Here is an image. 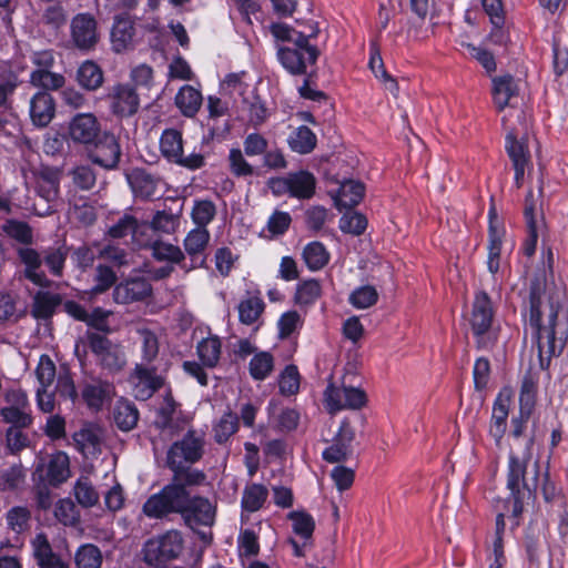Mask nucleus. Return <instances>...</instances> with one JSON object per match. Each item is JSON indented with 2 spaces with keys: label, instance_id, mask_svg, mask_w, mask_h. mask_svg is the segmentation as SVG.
<instances>
[{
  "label": "nucleus",
  "instance_id": "obj_43",
  "mask_svg": "<svg viewBox=\"0 0 568 568\" xmlns=\"http://www.w3.org/2000/svg\"><path fill=\"white\" fill-rule=\"evenodd\" d=\"M303 260L312 271L322 270L329 261V254L321 242H312L303 250Z\"/></svg>",
  "mask_w": 568,
  "mask_h": 568
},
{
  "label": "nucleus",
  "instance_id": "obj_21",
  "mask_svg": "<svg viewBox=\"0 0 568 568\" xmlns=\"http://www.w3.org/2000/svg\"><path fill=\"white\" fill-rule=\"evenodd\" d=\"M113 394V386L109 382L100 378H91L87 381L82 387L81 395L87 405L99 410L104 400Z\"/></svg>",
  "mask_w": 568,
  "mask_h": 568
},
{
  "label": "nucleus",
  "instance_id": "obj_63",
  "mask_svg": "<svg viewBox=\"0 0 568 568\" xmlns=\"http://www.w3.org/2000/svg\"><path fill=\"white\" fill-rule=\"evenodd\" d=\"M94 281L97 284L92 287L91 292L93 294H101L115 284L116 275L111 267L98 265L95 268Z\"/></svg>",
  "mask_w": 568,
  "mask_h": 568
},
{
  "label": "nucleus",
  "instance_id": "obj_40",
  "mask_svg": "<svg viewBox=\"0 0 568 568\" xmlns=\"http://www.w3.org/2000/svg\"><path fill=\"white\" fill-rule=\"evenodd\" d=\"M268 490L264 485L252 484L245 487L242 497V508L248 513L261 509L266 501Z\"/></svg>",
  "mask_w": 568,
  "mask_h": 568
},
{
  "label": "nucleus",
  "instance_id": "obj_64",
  "mask_svg": "<svg viewBox=\"0 0 568 568\" xmlns=\"http://www.w3.org/2000/svg\"><path fill=\"white\" fill-rule=\"evenodd\" d=\"M300 388V373L297 367L288 365L283 371L280 378V390L284 395H294Z\"/></svg>",
  "mask_w": 568,
  "mask_h": 568
},
{
  "label": "nucleus",
  "instance_id": "obj_52",
  "mask_svg": "<svg viewBox=\"0 0 568 568\" xmlns=\"http://www.w3.org/2000/svg\"><path fill=\"white\" fill-rule=\"evenodd\" d=\"M139 335L141 338V349H142V363L151 365V363L159 355V339L154 332L142 328L139 329Z\"/></svg>",
  "mask_w": 568,
  "mask_h": 568
},
{
  "label": "nucleus",
  "instance_id": "obj_13",
  "mask_svg": "<svg viewBox=\"0 0 568 568\" xmlns=\"http://www.w3.org/2000/svg\"><path fill=\"white\" fill-rule=\"evenodd\" d=\"M354 439L355 430L351 422L344 419L333 438V444L323 452V459L331 464L346 462L353 454L352 443Z\"/></svg>",
  "mask_w": 568,
  "mask_h": 568
},
{
  "label": "nucleus",
  "instance_id": "obj_16",
  "mask_svg": "<svg viewBox=\"0 0 568 568\" xmlns=\"http://www.w3.org/2000/svg\"><path fill=\"white\" fill-rule=\"evenodd\" d=\"M541 187H539L537 194L529 191L525 200L524 214L527 221L528 239L525 243L524 252L527 256H531L535 253L538 231L542 226V219L538 221L536 217L537 207L541 205Z\"/></svg>",
  "mask_w": 568,
  "mask_h": 568
},
{
  "label": "nucleus",
  "instance_id": "obj_41",
  "mask_svg": "<svg viewBox=\"0 0 568 568\" xmlns=\"http://www.w3.org/2000/svg\"><path fill=\"white\" fill-rule=\"evenodd\" d=\"M181 216V207L156 211L150 225L154 231L173 234L176 231Z\"/></svg>",
  "mask_w": 568,
  "mask_h": 568
},
{
  "label": "nucleus",
  "instance_id": "obj_18",
  "mask_svg": "<svg viewBox=\"0 0 568 568\" xmlns=\"http://www.w3.org/2000/svg\"><path fill=\"white\" fill-rule=\"evenodd\" d=\"M30 119L33 125L45 128L55 115V101L47 91H38L30 100Z\"/></svg>",
  "mask_w": 568,
  "mask_h": 568
},
{
  "label": "nucleus",
  "instance_id": "obj_3",
  "mask_svg": "<svg viewBox=\"0 0 568 568\" xmlns=\"http://www.w3.org/2000/svg\"><path fill=\"white\" fill-rule=\"evenodd\" d=\"M204 435L189 429L181 440L174 442L166 453V466L172 471L168 485L201 486L206 480L204 471L193 468L204 454Z\"/></svg>",
  "mask_w": 568,
  "mask_h": 568
},
{
  "label": "nucleus",
  "instance_id": "obj_25",
  "mask_svg": "<svg viewBox=\"0 0 568 568\" xmlns=\"http://www.w3.org/2000/svg\"><path fill=\"white\" fill-rule=\"evenodd\" d=\"M113 112L122 116L134 114L139 108V98L135 91L128 85H118L112 93Z\"/></svg>",
  "mask_w": 568,
  "mask_h": 568
},
{
  "label": "nucleus",
  "instance_id": "obj_5",
  "mask_svg": "<svg viewBox=\"0 0 568 568\" xmlns=\"http://www.w3.org/2000/svg\"><path fill=\"white\" fill-rule=\"evenodd\" d=\"M538 475L539 467L537 463L530 471H527L525 458L510 456L507 487L514 498L513 515L515 517L521 515L525 499H530L534 496L537 489Z\"/></svg>",
  "mask_w": 568,
  "mask_h": 568
},
{
  "label": "nucleus",
  "instance_id": "obj_38",
  "mask_svg": "<svg viewBox=\"0 0 568 568\" xmlns=\"http://www.w3.org/2000/svg\"><path fill=\"white\" fill-rule=\"evenodd\" d=\"M179 404L174 400L171 392H168L160 406L154 425L158 429H173L175 428L174 419L178 413Z\"/></svg>",
  "mask_w": 568,
  "mask_h": 568
},
{
  "label": "nucleus",
  "instance_id": "obj_15",
  "mask_svg": "<svg viewBox=\"0 0 568 568\" xmlns=\"http://www.w3.org/2000/svg\"><path fill=\"white\" fill-rule=\"evenodd\" d=\"M210 232L206 227L200 226L191 230L184 241V253L190 257L191 264L186 267V272L202 267L205 265V250L210 243Z\"/></svg>",
  "mask_w": 568,
  "mask_h": 568
},
{
  "label": "nucleus",
  "instance_id": "obj_48",
  "mask_svg": "<svg viewBox=\"0 0 568 568\" xmlns=\"http://www.w3.org/2000/svg\"><path fill=\"white\" fill-rule=\"evenodd\" d=\"M2 231L21 244L30 245L33 242L32 229L26 222L8 220L3 223Z\"/></svg>",
  "mask_w": 568,
  "mask_h": 568
},
{
  "label": "nucleus",
  "instance_id": "obj_8",
  "mask_svg": "<svg viewBox=\"0 0 568 568\" xmlns=\"http://www.w3.org/2000/svg\"><path fill=\"white\" fill-rule=\"evenodd\" d=\"M368 403L366 392L359 387L346 385L336 386L332 378L324 390V404L328 414L334 415L343 409L359 410Z\"/></svg>",
  "mask_w": 568,
  "mask_h": 568
},
{
  "label": "nucleus",
  "instance_id": "obj_39",
  "mask_svg": "<svg viewBox=\"0 0 568 568\" xmlns=\"http://www.w3.org/2000/svg\"><path fill=\"white\" fill-rule=\"evenodd\" d=\"M102 562V552L99 547L93 544L80 546L74 554L77 568H101Z\"/></svg>",
  "mask_w": 568,
  "mask_h": 568
},
{
  "label": "nucleus",
  "instance_id": "obj_6",
  "mask_svg": "<svg viewBox=\"0 0 568 568\" xmlns=\"http://www.w3.org/2000/svg\"><path fill=\"white\" fill-rule=\"evenodd\" d=\"M317 30L311 34H296L293 47H280L277 57L282 65L293 75H306L308 67L315 65L321 52L317 47L310 44V39L316 37Z\"/></svg>",
  "mask_w": 568,
  "mask_h": 568
},
{
  "label": "nucleus",
  "instance_id": "obj_49",
  "mask_svg": "<svg viewBox=\"0 0 568 568\" xmlns=\"http://www.w3.org/2000/svg\"><path fill=\"white\" fill-rule=\"evenodd\" d=\"M68 253L65 246L49 247L43 252V261L54 276H62Z\"/></svg>",
  "mask_w": 568,
  "mask_h": 568
},
{
  "label": "nucleus",
  "instance_id": "obj_30",
  "mask_svg": "<svg viewBox=\"0 0 568 568\" xmlns=\"http://www.w3.org/2000/svg\"><path fill=\"white\" fill-rule=\"evenodd\" d=\"M152 256L159 262L178 264L186 271L185 253L178 246L163 241H154L151 245Z\"/></svg>",
  "mask_w": 568,
  "mask_h": 568
},
{
  "label": "nucleus",
  "instance_id": "obj_61",
  "mask_svg": "<svg viewBox=\"0 0 568 568\" xmlns=\"http://www.w3.org/2000/svg\"><path fill=\"white\" fill-rule=\"evenodd\" d=\"M216 207L212 201H197L192 210V220L197 227L206 225L214 219Z\"/></svg>",
  "mask_w": 568,
  "mask_h": 568
},
{
  "label": "nucleus",
  "instance_id": "obj_20",
  "mask_svg": "<svg viewBox=\"0 0 568 568\" xmlns=\"http://www.w3.org/2000/svg\"><path fill=\"white\" fill-rule=\"evenodd\" d=\"M134 22L126 14H119L114 18V24L111 31V41L113 50L121 53L132 49L134 43Z\"/></svg>",
  "mask_w": 568,
  "mask_h": 568
},
{
  "label": "nucleus",
  "instance_id": "obj_57",
  "mask_svg": "<svg viewBox=\"0 0 568 568\" xmlns=\"http://www.w3.org/2000/svg\"><path fill=\"white\" fill-rule=\"evenodd\" d=\"M239 419L232 413H226L214 427V439L219 444H223L237 430Z\"/></svg>",
  "mask_w": 568,
  "mask_h": 568
},
{
  "label": "nucleus",
  "instance_id": "obj_27",
  "mask_svg": "<svg viewBox=\"0 0 568 568\" xmlns=\"http://www.w3.org/2000/svg\"><path fill=\"white\" fill-rule=\"evenodd\" d=\"M47 480L53 487L60 486L70 477L69 457L63 452L53 454L47 465Z\"/></svg>",
  "mask_w": 568,
  "mask_h": 568
},
{
  "label": "nucleus",
  "instance_id": "obj_24",
  "mask_svg": "<svg viewBox=\"0 0 568 568\" xmlns=\"http://www.w3.org/2000/svg\"><path fill=\"white\" fill-rule=\"evenodd\" d=\"M139 417L136 406L126 399H119L112 408V420L122 432H130L135 428Z\"/></svg>",
  "mask_w": 568,
  "mask_h": 568
},
{
  "label": "nucleus",
  "instance_id": "obj_7",
  "mask_svg": "<svg viewBox=\"0 0 568 568\" xmlns=\"http://www.w3.org/2000/svg\"><path fill=\"white\" fill-rule=\"evenodd\" d=\"M493 316L494 313L488 294L485 292L478 293L475 296L469 318L478 349H489L496 342V334L491 329Z\"/></svg>",
  "mask_w": 568,
  "mask_h": 568
},
{
  "label": "nucleus",
  "instance_id": "obj_2",
  "mask_svg": "<svg viewBox=\"0 0 568 568\" xmlns=\"http://www.w3.org/2000/svg\"><path fill=\"white\" fill-rule=\"evenodd\" d=\"M186 484L165 485L159 493L151 495L142 506V513L150 519H168L180 515L189 528L211 527L215 521L216 506L206 497L193 495V488Z\"/></svg>",
  "mask_w": 568,
  "mask_h": 568
},
{
  "label": "nucleus",
  "instance_id": "obj_9",
  "mask_svg": "<svg viewBox=\"0 0 568 568\" xmlns=\"http://www.w3.org/2000/svg\"><path fill=\"white\" fill-rule=\"evenodd\" d=\"M160 150L169 161L190 170H196L204 165V156L200 153H192L187 156L183 155L182 133L176 129L163 131L160 140Z\"/></svg>",
  "mask_w": 568,
  "mask_h": 568
},
{
  "label": "nucleus",
  "instance_id": "obj_50",
  "mask_svg": "<svg viewBox=\"0 0 568 568\" xmlns=\"http://www.w3.org/2000/svg\"><path fill=\"white\" fill-rule=\"evenodd\" d=\"M367 219L359 212H347L339 220V229L355 236L362 235L367 229Z\"/></svg>",
  "mask_w": 568,
  "mask_h": 568
},
{
  "label": "nucleus",
  "instance_id": "obj_62",
  "mask_svg": "<svg viewBox=\"0 0 568 568\" xmlns=\"http://www.w3.org/2000/svg\"><path fill=\"white\" fill-rule=\"evenodd\" d=\"M22 429L23 428L9 427L6 432V445L11 454H19L30 446V438Z\"/></svg>",
  "mask_w": 568,
  "mask_h": 568
},
{
  "label": "nucleus",
  "instance_id": "obj_34",
  "mask_svg": "<svg viewBox=\"0 0 568 568\" xmlns=\"http://www.w3.org/2000/svg\"><path fill=\"white\" fill-rule=\"evenodd\" d=\"M287 142L294 152L308 154L316 148L317 139L310 128L301 125L292 132Z\"/></svg>",
  "mask_w": 568,
  "mask_h": 568
},
{
  "label": "nucleus",
  "instance_id": "obj_56",
  "mask_svg": "<svg viewBox=\"0 0 568 568\" xmlns=\"http://www.w3.org/2000/svg\"><path fill=\"white\" fill-rule=\"evenodd\" d=\"M369 69L375 74L376 78L382 79L385 82L389 83L388 90L396 97L399 91L398 83L395 79L392 78L390 74L387 73L383 59L377 49H373L372 55L369 59Z\"/></svg>",
  "mask_w": 568,
  "mask_h": 568
},
{
  "label": "nucleus",
  "instance_id": "obj_44",
  "mask_svg": "<svg viewBox=\"0 0 568 568\" xmlns=\"http://www.w3.org/2000/svg\"><path fill=\"white\" fill-rule=\"evenodd\" d=\"M197 355L206 367H215L221 356V341L217 336L202 339L197 345Z\"/></svg>",
  "mask_w": 568,
  "mask_h": 568
},
{
  "label": "nucleus",
  "instance_id": "obj_4",
  "mask_svg": "<svg viewBox=\"0 0 568 568\" xmlns=\"http://www.w3.org/2000/svg\"><path fill=\"white\" fill-rule=\"evenodd\" d=\"M184 537L169 529L148 539L141 550L143 562L151 568H169L184 551Z\"/></svg>",
  "mask_w": 568,
  "mask_h": 568
},
{
  "label": "nucleus",
  "instance_id": "obj_11",
  "mask_svg": "<svg viewBox=\"0 0 568 568\" xmlns=\"http://www.w3.org/2000/svg\"><path fill=\"white\" fill-rule=\"evenodd\" d=\"M121 154V148L114 134L103 132L93 142L89 159L105 170H114L119 165Z\"/></svg>",
  "mask_w": 568,
  "mask_h": 568
},
{
  "label": "nucleus",
  "instance_id": "obj_42",
  "mask_svg": "<svg viewBox=\"0 0 568 568\" xmlns=\"http://www.w3.org/2000/svg\"><path fill=\"white\" fill-rule=\"evenodd\" d=\"M365 186L357 181H346L341 185L337 205L343 207H354L363 200Z\"/></svg>",
  "mask_w": 568,
  "mask_h": 568
},
{
  "label": "nucleus",
  "instance_id": "obj_60",
  "mask_svg": "<svg viewBox=\"0 0 568 568\" xmlns=\"http://www.w3.org/2000/svg\"><path fill=\"white\" fill-rule=\"evenodd\" d=\"M273 371V356L267 352L256 354L250 362V373L255 379H264Z\"/></svg>",
  "mask_w": 568,
  "mask_h": 568
},
{
  "label": "nucleus",
  "instance_id": "obj_45",
  "mask_svg": "<svg viewBox=\"0 0 568 568\" xmlns=\"http://www.w3.org/2000/svg\"><path fill=\"white\" fill-rule=\"evenodd\" d=\"M30 83L33 87L43 89L42 91L59 90L63 88L65 78L60 73L50 70H33L30 74Z\"/></svg>",
  "mask_w": 568,
  "mask_h": 568
},
{
  "label": "nucleus",
  "instance_id": "obj_55",
  "mask_svg": "<svg viewBox=\"0 0 568 568\" xmlns=\"http://www.w3.org/2000/svg\"><path fill=\"white\" fill-rule=\"evenodd\" d=\"M54 516L64 526L74 527L80 521V514L71 499H61L58 501Z\"/></svg>",
  "mask_w": 568,
  "mask_h": 568
},
{
  "label": "nucleus",
  "instance_id": "obj_29",
  "mask_svg": "<svg viewBox=\"0 0 568 568\" xmlns=\"http://www.w3.org/2000/svg\"><path fill=\"white\" fill-rule=\"evenodd\" d=\"M74 440L84 454L97 456L101 453L103 430L99 426H90L75 433Z\"/></svg>",
  "mask_w": 568,
  "mask_h": 568
},
{
  "label": "nucleus",
  "instance_id": "obj_23",
  "mask_svg": "<svg viewBox=\"0 0 568 568\" xmlns=\"http://www.w3.org/2000/svg\"><path fill=\"white\" fill-rule=\"evenodd\" d=\"M493 98L498 111L511 105L510 101L518 94V85L510 74H504L493 78Z\"/></svg>",
  "mask_w": 568,
  "mask_h": 568
},
{
  "label": "nucleus",
  "instance_id": "obj_26",
  "mask_svg": "<svg viewBox=\"0 0 568 568\" xmlns=\"http://www.w3.org/2000/svg\"><path fill=\"white\" fill-rule=\"evenodd\" d=\"M62 304V297L60 294L51 292H38L33 297L31 314L37 320H50L55 308Z\"/></svg>",
  "mask_w": 568,
  "mask_h": 568
},
{
  "label": "nucleus",
  "instance_id": "obj_54",
  "mask_svg": "<svg viewBox=\"0 0 568 568\" xmlns=\"http://www.w3.org/2000/svg\"><path fill=\"white\" fill-rule=\"evenodd\" d=\"M378 301V293L374 286L365 285L356 288L349 295V303L359 310L374 306Z\"/></svg>",
  "mask_w": 568,
  "mask_h": 568
},
{
  "label": "nucleus",
  "instance_id": "obj_59",
  "mask_svg": "<svg viewBox=\"0 0 568 568\" xmlns=\"http://www.w3.org/2000/svg\"><path fill=\"white\" fill-rule=\"evenodd\" d=\"M72 183L82 191L92 190L97 182L95 172L89 165H79L70 171Z\"/></svg>",
  "mask_w": 568,
  "mask_h": 568
},
{
  "label": "nucleus",
  "instance_id": "obj_12",
  "mask_svg": "<svg viewBox=\"0 0 568 568\" xmlns=\"http://www.w3.org/2000/svg\"><path fill=\"white\" fill-rule=\"evenodd\" d=\"M153 287L149 280L142 276L129 277L115 285L112 296L115 303L128 305L143 302L151 297Z\"/></svg>",
  "mask_w": 568,
  "mask_h": 568
},
{
  "label": "nucleus",
  "instance_id": "obj_47",
  "mask_svg": "<svg viewBox=\"0 0 568 568\" xmlns=\"http://www.w3.org/2000/svg\"><path fill=\"white\" fill-rule=\"evenodd\" d=\"M265 307L260 297H248L239 304V317L241 323L251 325L257 321Z\"/></svg>",
  "mask_w": 568,
  "mask_h": 568
},
{
  "label": "nucleus",
  "instance_id": "obj_33",
  "mask_svg": "<svg viewBox=\"0 0 568 568\" xmlns=\"http://www.w3.org/2000/svg\"><path fill=\"white\" fill-rule=\"evenodd\" d=\"M510 396L508 394H499L493 408V424L490 434L495 437L497 443L501 439L506 430V419L509 410Z\"/></svg>",
  "mask_w": 568,
  "mask_h": 568
},
{
  "label": "nucleus",
  "instance_id": "obj_32",
  "mask_svg": "<svg viewBox=\"0 0 568 568\" xmlns=\"http://www.w3.org/2000/svg\"><path fill=\"white\" fill-rule=\"evenodd\" d=\"M175 104L183 115L194 116L202 105V94L191 85H184L175 97Z\"/></svg>",
  "mask_w": 568,
  "mask_h": 568
},
{
  "label": "nucleus",
  "instance_id": "obj_51",
  "mask_svg": "<svg viewBox=\"0 0 568 568\" xmlns=\"http://www.w3.org/2000/svg\"><path fill=\"white\" fill-rule=\"evenodd\" d=\"M6 519L12 531L21 534L29 528L31 511L28 507L16 506L8 510Z\"/></svg>",
  "mask_w": 568,
  "mask_h": 568
},
{
  "label": "nucleus",
  "instance_id": "obj_35",
  "mask_svg": "<svg viewBox=\"0 0 568 568\" xmlns=\"http://www.w3.org/2000/svg\"><path fill=\"white\" fill-rule=\"evenodd\" d=\"M287 518L292 521L293 531L304 539V546H311L315 529L313 517L304 510H294L287 515Z\"/></svg>",
  "mask_w": 568,
  "mask_h": 568
},
{
  "label": "nucleus",
  "instance_id": "obj_19",
  "mask_svg": "<svg viewBox=\"0 0 568 568\" xmlns=\"http://www.w3.org/2000/svg\"><path fill=\"white\" fill-rule=\"evenodd\" d=\"M17 254L24 265L23 276L27 280L41 287L51 286V281L45 276L44 272L39 271L43 258L34 248L29 246L18 247Z\"/></svg>",
  "mask_w": 568,
  "mask_h": 568
},
{
  "label": "nucleus",
  "instance_id": "obj_37",
  "mask_svg": "<svg viewBox=\"0 0 568 568\" xmlns=\"http://www.w3.org/2000/svg\"><path fill=\"white\" fill-rule=\"evenodd\" d=\"M129 183L136 196L150 199L155 194L156 183L154 179L143 170H134L129 175Z\"/></svg>",
  "mask_w": 568,
  "mask_h": 568
},
{
  "label": "nucleus",
  "instance_id": "obj_53",
  "mask_svg": "<svg viewBox=\"0 0 568 568\" xmlns=\"http://www.w3.org/2000/svg\"><path fill=\"white\" fill-rule=\"evenodd\" d=\"M0 416L10 427L28 428L33 423L30 408H1Z\"/></svg>",
  "mask_w": 568,
  "mask_h": 568
},
{
  "label": "nucleus",
  "instance_id": "obj_31",
  "mask_svg": "<svg viewBox=\"0 0 568 568\" xmlns=\"http://www.w3.org/2000/svg\"><path fill=\"white\" fill-rule=\"evenodd\" d=\"M290 195L297 199H311L315 193L316 180L307 171L290 173Z\"/></svg>",
  "mask_w": 568,
  "mask_h": 568
},
{
  "label": "nucleus",
  "instance_id": "obj_10",
  "mask_svg": "<svg viewBox=\"0 0 568 568\" xmlns=\"http://www.w3.org/2000/svg\"><path fill=\"white\" fill-rule=\"evenodd\" d=\"M70 41L80 51L89 52L95 49L100 34L97 20L90 13H79L72 18Z\"/></svg>",
  "mask_w": 568,
  "mask_h": 568
},
{
  "label": "nucleus",
  "instance_id": "obj_14",
  "mask_svg": "<svg viewBox=\"0 0 568 568\" xmlns=\"http://www.w3.org/2000/svg\"><path fill=\"white\" fill-rule=\"evenodd\" d=\"M135 397L146 400L164 385V378L158 374L154 366L140 363L136 364L132 373Z\"/></svg>",
  "mask_w": 568,
  "mask_h": 568
},
{
  "label": "nucleus",
  "instance_id": "obj_36",
  "mask_svg": "<svg viewBox=\"0 0 568 568\" xmlns=\"http://www.w3.org/2000/svg\"><path fill=\"white\" fill-rule=\"evenodd\" d=\"M504 231L499 222H489V246H488V270L495 274L499 270V258L501 250V237Z\"/></svg>",
  "mask_w": 568,
  "mask_h": 568
},
{
  "label": "nucleus",
  "instance_id": "obj_28",
  "mask_svg": "<svg viewBox=\"0 0 568 568\" xmlns=\"http://www.w3.org/2000/svg\"><path fill=\"white\" fill-rule=\"evenodd\" d=\"M103 81V71L94 61L87 60L77 70V82L84 90L95 91Z\"/></svg>",
  "mask_w": 568,
  "mask_h": 568
},
{
  "label": "nucleus",
  "instance_id": "obj_17",
  "mask_svg": "<svg viewBox=\"0 0 568 568\" xmlns=\"http://www.w3.org/2000/svg\"><path fill=\"white\" fill-rule=\"evenodd\" d=\"M69 134L77 143H93L101 134L97 118L92 113L77 114L69 124Z\"/></svg>",
  "mask_w": 568,
  "mask_h": 568
},
{
  "label": "nucleus",
  "instance_id": "obj_1",
  "mask_svg": "<svg viewBox=\"0 0 568 568\" xmlns=\"http://www.w3.org/2000/svg\"><path fill=\"white\" fill-rule=\"evenodd\" d=\"M529 323L536 337L541 368L559 355L568 341V310L564 291L547 284L544 272L536 274L529 288Z\"/></svg>",
  "mask_w": 568,
  "mask_h": 568
},
{
  "label": "nucleus",
  "instance_id": "obj_46",
  "mask_svg": "<svg viewBox=\"0 0 568 568\" xmlns=\"http://www.w3.org/2000/svg\"><path fill=\"white\" fill-rule=\"evenodd\" d=\"M73 494L79 505L84 508H91L95 506L100 498L99 493L87 477H81L78 479L73 487Z\"/></svg>",
  "mask_w": 568,
  "mask_h": 568
},
{
  "label": "nucleus",
  "instance_id": "obj_58",
  "mask_svg": "<svg viewBox=\"0 0 568 568\" xmlns=\"http://www.w3.org/2000/svg\"><path fill=\"white\" fill-rule=\"evenodd\" d=\"M506 151L513 164H515V161H518L520 164H527L529 161L527 145L523 141H519L513 131L506 136Z\"/></svg>",
  "mask_w": 568,
  "mask_h": 568
},
{
  "label": "nucleus",
  "instance_id": "obj_22",
  "mask_svg": "<svg viewBox=\"0 0 568 568\" xmlns=\"http://www.w3.org/2000/svg\"><path fill=\"white\" fill-rule=\"evenodd\" d=\"M60 172L57 169L43 166L38 173L37 192L41 200L54 203L59 197Z\"/></svg>",
  "mask_w": 568,
  "mask_h": 568
}]
</instances>
